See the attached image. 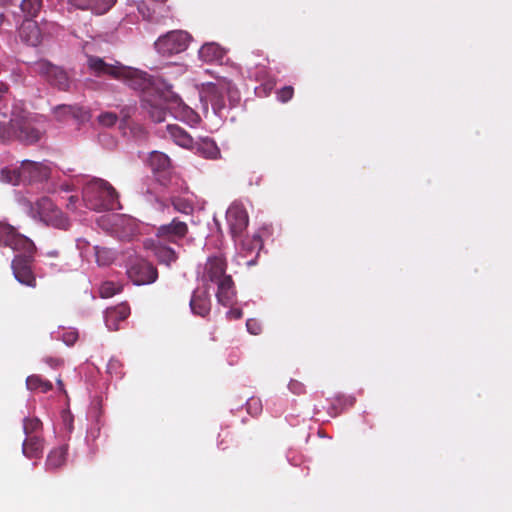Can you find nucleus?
Segmentation results:
<instances>
[{"label":"nucleus","instance_id":"f257e3e1","mask_svg":"<svg viewBox=\"0 0 512 512\" xmlns=\"http://www.w3.org/2000/svg\"><path fill=\"white\" fill-rule=\"evenodd\" d=\"M227 260L223 255H214L207 258L201 276L203 283L217 285L216 298L223 306L233 304L236 296L235 284L232 276L227 274Z\"/></svg>","mask_w":512,"mask_h":512},{"label":"nucleus","instance_id":"f03ea898","mask_svg":"<svg viewBox=\"0 0 512 512\" xmlns=\"http://www.w3.org/2000/svg\"><path fill=\"white\" fill-rule=\"evenodd\" d=\"M82 197L86 207L94 211L121 208L116 190L109 182L100 178H95L84 186Z\"/></svg>","mask_w":512,"mask_h":512},{"label":"nucleus","instance_id":"7ed1b4c3","mask_svg":"<svg viewBox=\"0 0 512 512\" xmlns=\"http://www.w3.org/2000/svg\"><path fill=\"white\" fill-rule=\"evenodd\" d=\"M201 99L209 102L215 114L221 115L226 108V98L231 107H234L240 100V94L231 80L221 77L215 82H208L202 85L200 92Z\"/></svg>","mask_w":512,"mask_h":512},{"label":"nucleus","instance_id":"20e7f679","mask_svg":"<svg viewBox=\"0 0 512 512\" xmlns=\"http://www.w3.org/2000/svg\"><path fill=\"white\" fill-rule=\"evenodd\" d=\"M0 246L9 247L16 254L34 255L36 247L32 240L19 233L12 225L0 222Z\"/></svg>","mask_w":512,"mask_h":512},{"label":"nucleus","instance_id":"39448f33","mask_svg":"<svg viewBox=\"0 0 512 512\" xmlns=\"http://www.w3.org/2000/svg\"><path fill=\"white\" fill-rule=\"evenodd\" d=\"M29 72L40 75L50 85L62 91H67L70 87V80L67 73L60 67L51 62L41 59L29 64Z\"/></svg>","mask_w":512,"mask_h":512},{"label":"nucleus","instance_id":"423d86ee","mask_svg":"<svg viewBox=\"0 0 512 512\" xmlns=\"http://www.w3.org/2000/svg\"><path fill=\"white\" fill-rule=\"evenodd\" d=\"M191 36L186 31L174 30L160 36L154 43L155 49L162 56H172L185 51Z\"/></svg>","mask_w":512,"mask_h":512},{"label":"nucleus","instance_id":"0eeeda50","mask_svg":"<svg viewBox=\"0 0 512 512\" xmlns=\"http://www.w3.org/2000/svg\"><path fill=\"white\" fill-rule=\"evenodd\" d=\"M40 219L48 226L60 230H68L71 226L69 218L48 197H42L36 202Z\"/></svg>","mask_w":512,"mask_h":512},{"label":"nucleus","instance_id":"6e6552de","mask_svg":"<svg viewBox=\"0 0 512 512\" xmlns=\"http://www.w3.org/2000/svg\"><path fill=\"white\" fill-rule=\"evenodd\" d=\"M13 127V139H17L25 144L37 143L43 131L37 126L34 119L26 116H15L11 119Z\"/></svg>","mask_w":512,"mask_h":512},{"label":"nucleus","instance_id":"1a4fd4ad","mask_svg":"<svg viewBox=\"0 0 512 512\" xmlns=\"http://www.w3.org/2000/svg\"><path fill=\"white\" fill-rule=\"evenodd\" d=\"M127 275L135 285H148L157 280L158 270L146 259L136 257L130 261Z\"/></svg>","mask_w":512,"mask_h":512},{"label":"nucleus","instance_id":"9d476101","mask_svg":"<svg viewBox=\"0 0 512 512\" xmlns=\"http://www.w3.org/2000/svg\"><path fill=\"white\" fill-rule=\"evenodd\" d=\"M87 67L89 72L96 77H110L118 80L124 73H129L128 67L120 62L108 63L103 58L94 55H87Z\"/></svg>","mask_w":512,"mask_h":512},{"label":"nucleus","instance_id":"9b49d317","mask_svg":"<svg viewBox=\"0 0 512 512\" xmlns=\"http://www.w3.org/2000/svg\"><path fill=\"white\" fill-rule=\"evenodd\" d=\"M141 107L147 112L152 121H165L168 113L166 99L158 90L148 91L141 96Z\"/></svg>","mask_w":512,"mask_h":512},{"label":"nucleus","instance_id":"f8f14e48","mask_svg":"<svg viewBox=\"0 0 512 512\" xmlns=\"http://www.w3.org/2000/svg\"><path fill=\"white\" fill-rule=\"evenodd\" d=\"M226 220L230 234L237 242L248 227L249 218L246 209L240 204H232L226 212Z\"/></svg>","mask_w":512,"mask_h":512},{"label":"nucleus","instance_id":"ddd939ff","mask_svg":"<svg viewBox=\"0 0 512 512\" xmlns=\"http://www.w3.org/2000/svg\"><path fill=\"white\" fill-rule=\"evenodd\" d=\"M34 255L26 256L24 254H16L11 263L14 277L18 282L28 287H36V277L31 270L30 263Z\"/></svg>","mask_w":512,"mask_h":512},{"label":"nucleus","instance_id":"4468645a","mask_svg":"<svg viewBox=\"0 0 512 512\" xmlns=\"http://www.w3.org/2000/svg\"><path fill=\"white\" fill-rule=\"evenodd\" d=\"M188 233V226L185 222L174 218L169 224L157 228L156 236L166 242L177 243Z\"/></svg>","mask_w":512,"mask_h":512},{"label":"nucleus","instance_id":"2eb2a0df","mask_svg":"<svg viewBox=\"0 0 512 512\" xmlns=\"http://www.w3.org/2000/svg\"><path fill=\"white\" fill-rule=\"evenodd\" d=\"M128 72L121 75L119 80H123L127 83L129 87L134 90H139L142 92V95L147 93L148 91H156L154 88L151 77L142 71L132 69L128 67Z\"/></svg>","mask_w":512,"mask_h":512},{"label":"nucleus","instance_id":"dca6fc26","mask_svg":"<svg viewBox=\"0 0 512 512\" xmlns=\"http://www.w3.org/2000/svg\"><path fill=\"white\" fill-rule=\"evenodd\" d=\"M23 180L29 182H41L50 177L51 169L42 162L24 160L21 163Z\"/></svg>","mask_w":512,"mask_h":512},{"label":"nucleus","instance_id":"f3484780","mask_svg":"<svg viewBox=\"0 0 512 512\" xmlns=\"http://www.w3.org/2000/svg\"><path fill=\"white\" fill-rule=\"evenodd\" d=\"M117 0H68V3L78 10L91 11L95 15L107 13Z\"/></svg>","mask_w":512,"mask_h":512},{"label":"nucleus","instance_id":"a211bd4d","mask_svg":"<svg viewBox=\"0 0 512 512\" xmlns=\"http://www.w3.org/2000/svg\"><path fill=\"white\" fill-rule=\"evenodd\" d=\"M190 308L193 314L205 317L210 313L211 300L208 288H198L194 290L191 300Z\"/></svg>","mask_w":512,"mask_h":512},{"label":"nucleus","instance_id":"6ab92c4d","mask_svg":"<svg viewBox=\"0 0 512 512\" xmlns=\"http://www.w3.org/2000/svg\"><path fill=\"white\" fill-rule=\"evenodd\" d=\"M53 115L58 121H67L70 118L78 121H85L88 119L87 111L80 105H67L61 104L53 108Z\"/></svg>","mask_w":512,"mask_h":512},{"label":"nucleus","instance_id":"aec40b11","mask_svg":"<svg viewBox=\"0 0 512 512\" xmlns=\"http://www.w3.org/2000/svg\"><path fill=\"white\" fill-rule=\"evenodd\" d=\"M130 315V307L127 303H121L108 308L105 313V323L109 330H118L119 323Z\"/></svg>","mask_w":512,"mask_h":512},{"label":"nucleus","instance_id":"412c9836","mask_svg":"<svg viewBox=\"0 0 512 512\" xmlns=\"http://www.w3.org/2000/svg\"><path fill=\"white\" fill-rule=\"evenodd\" d=\"M240 245L241 253H243L244 257H247L255 253V257L247 261L248 266L255 265L259 252L263 247L261 237L258 234H254L253 236H246L241 239Z\"/></svg>","mask_w":512,"mask_h":512},{"label":"nucleus","instance_id":"4be33fe9","mask_svg":"<svg viewBox=\"0 0 512 512\" xmlns=\"http://www.w3.org/2000/svg\"><path fill=\"white\" fill-rule=\"evenodd\" d=\"M19 36L23 42L30 46H37L41 42L40 29L35 22L26 19L20 29Z\"/></svg>","mask_w":512,"mask_h":512},{"label":"nucleus","instance_id":"5701e85b","mask_svg":"<svg viewBox=\"0 0 512 512\" xmlns=\"http://www.w3.org/2000/svg\"><path fill=\"white\" fill-rule=\"evenodd\" d=\"M44 438L42 435H31L26 437L22 444V452L27 458H39L44 449Z\"/></svg>","mask_w":512,"mask_h":512},{"label":"nucleus","instance_id":"b1692460","mask_svg":"<svg viewBox=\"0 0 512 512\" xmlns=\"http://www.w3.org/2000/svg\"><path fill=\"white\" fill-rule=\"evenodd\" d=\"M67 452V444H63L59 447L52 449L46 458V469L48 471H54L61 468L66 462Z\"/></svg>","mask_w":512,"mask_h":512},{"label":"nucleus","instance_id":"393cba45","mask_svg":"<svg viewBox=\"0 0 512 512\" xmlns=\"http://www.w3.org/2000/svg\"><path fill=\"white\" fill-rule=\"evenodd\" d=\"M167 132L170 138L183 148H191L193 146V138L186 130L176 124L167 125Z\"/></svg>","mask_w":512,"mask_h":512},{"label":"nucleus","instance_id":"a878e982","mask_svg":"<svg viewBox=\"0 0 512 512\" xmlns=\"http://www.w3.org/2000/svg\"><path fill=\"white\" fill-rule=\"evenodd\" d=\"M225 50L217 43H206L199 50V57L205 62L221 61Z\"/></svg>","mask_w":512,"mask_h":512},{"label":"nucleus","instance_id":"bb28decb","mask_svg":"<svg viewBox=\"0 0 512 512\" xmlns=\"http://www.w3.org/2000/svg\"><path fill=\"white\" fill-rule=\"evenodd\" d=\"M170 158L159 151H153L149 155V165L154 171H165L170 167Z\"/></svg>","mask_w":512,"mask_h":512},{"label":"nucleus","instance_id":"cd10ccee","mask_svg":"<svg viewBox=\"0 0 512 512\" xmlns=\"http://www.w3.org/2000/svg\"><path fill=\"white\" fill-rule=\"evenodd\" d=\"M26 386L31 391L39 390L42 393H46L52 390V383L46 379H43L39 375H30L26 379Z\"/></svg>","mask_w":512,"mask_h":512},{"label":"nucleus","instance_id":"c85d7f7f","mask_svg":"<svg viewBox=\"0 0 512 512\" xmlns=\"http://www.w3.org/2000/svg\"><path fill=\"white\" fill-rule=\"evenodd\" d=\"M1 181L5 183H9L12 185H18L21 182H25L23 180L22 167L19 168H3L0 174Z\"/></svg>","mask_w":512,"mask_h":512},{"label":"nucleus","instance_id":"c756f323","mask_svg":"<svg viewBox=\"0 0 512 512\" xmlns=\"http://www.w3.org/2000/svg\"><path fill=\"white\" fill-rule=\"evenodd\" d=\"M23 431L26 437L31 435H42L43 424L37 417H26L23 420Z\"/></svg>","mask_w":512,"mask_h":512},{"label":"nucleus","instance_id":"7c9ffc66","mask_svg":"<svg viewBox=\"0 0 512 512\" xmlns=\"http://www.w3.org/2000/svg\"><path fill=\"white\" fill-rule=\"evenodd\" d=\"M197 151L205 158H208V159H216L219 154H220V151L217 147V145L215 144L214 141L212 140H203L197 147Z\"/></svg>","mask_w":512,"mask_h":512},{"label":"nucleus","instance_id":"2f4dec72","mask_svg":"<svg viewBox=\"0 0 512 512\" xmlns=\"http://www.w3.org/2000/svg\"><path fill=\"white\" fill-rule=\"evenodd\" d=\"M20 7L26 15V19H31L39 13L42 7V0H22Z\"/></svg>","mask_w":512,"mask_h":512},{"label":"nucleus","instance_id":"473e14b6","mask_svg":"<svg viewBox=\"0 0 512 512\" xmlns=\"http://www.w3.org/2000/svg\"><path fill=\"white\" fill-rule=\"evenodd\" d=\"M155 255L159 262L166 265H170L177 260L176 252L170 247L163 246L156 248Z\"/></svg>","mask_w":512,"mask_h":512},{"label":"nucleus","instance_id":"72a5a7b5","mask_svg":"<svg viewBox=\"0 0 512 512\" xmlns=\"http://www.w3.org/2000/svg\"><path fill=\"white\" fill-rule=\"evenodd\" d=\"M121 290L122 287L120 285H117L112 281H106L100 286L99 293L102 298H110L119 293Z\"/></svg>","mask_w":512,"mask_h":512},{"label":"nucleus","instance_id":"f704fd0d","mask_svg":"<svg viewBox=\"0 0 512 512\" xmlns=\"http://www.w3.org/2000/svg\"><path fill=\"white\" fill-rule=\"evenodd\" d=\"M171 204L177 212L183 214H190L193 211V206L190 201L181 197H172Z\"/></svg>","mask_w":512,"mask_h":512},{"label":"nucleus","instance_id":"c9c22d12","mask_svg":"<svg viewBox=\"0 0 512 512\" xmlns=\"http://www.w3.org/2000/svg\"><path fill=\"white\" fill-rule=\"evenodd\" d=\"M347 399L342 395H336L332 398L330 408L327 410L331 417H336L342 411Z\"/></svg>","mask_w":512,"mask_h":512},{"label":"nucleus","instance_id":"e433bc0d","mask_svg":"<svg viewBox=\"0 0 512 512\" xmlns=\"http://www.w3.org/2000/svg\"><path fill=\"white\" fill-rule=\"evenodd\" d=\"M263 409L262 401L258 397H250L246 402V410L251 416H258Z\"/></svg>","mask_w":512,"mask_h":512},{"label":"nucleus","instance_id":"4c0bfd02","mask_svg":"<svg viewBox=\"0 0 512 512\" xmlns=\"http://www.w3.org/2000/svg\"><path fill=\"white\" fill-rule=\"evenodd\" d=\"M97 119L101 125L105 127H111L116 124L118 116L113 112H103L98 116Z\"/></svg>","mask_w":512,"mask_h":512},{"label":"nucleus","instance_id":"58836bf2","mask_svg":"<svg viewBox=\"0 0 512 512\" xmlns=\"http://www.w3.org/2000/svg\"><path fill=\"white\" fill-rule=\"evenodd\" d=\"M293 95L294 88L292 86H284L277 91V99L282 103H286L291 100Z\"/></svg>","mask_w":512,"mask_h":512},{"label":"nucleus","instance_id":"ea45409f","mask_svg":"<svg viewBox=\"0 0 512 512\" xmlns=\"http://www.w3.org/2000/svg\"><path fill=\"white\" fill-rule=\"evenodd\" d=\"M13 139V127L11 126V121L9 124L0 122V140L9 141Z\"/></svg>","mask_w":512,"mask_h":512},{"label":"nucleus","instance_id":"a19ab883","mask_svg":"<svg viewBox=\"0 0 512 512\" xmlns=\"http://www.w3.org/2000/svg\"><path fill=\"white\" fill-rule=\"evenodd\" d=\"M138 11L144 19L151 20L154 15V9L149 5V2L142 1L138 4Z\"/></svg>","mask_w":512,"mask_h":512},{"label":"nucleus","instance_id":"79ce46f5","mask_svg":"<svg viewBox=\"0 0 512 512\" xmlns=\"http://www.w3.org/2000/svg\"><path fill=\"white\" fill-rule=\"evenodd\" d=\"M247 330L252 335H259L262 331L261 323L257 319H248L246 322Z\"/></svg>","mask_w":512,"mask_h":512},{"label":"nucleus","instance_id":"37998d69","mask_svg":"<svg viewBox=\"0 0 512 512\" xmlns=\"http://www.w3.org/2000/svg\"><path fill=\"white\" fill-rule=\"evenodd\" d=\"M289 390L295 395H301L305 393V386L298 380H291L288 385Z\"/></svg>","mask_w":512,"mask_h":512},{"label":"nucleus","instance_id":"c03bdc74","mask_svg":"<svg viewBox=\"0 0 512 512\" xmlns=\"http://www.w3.org/2000/svg\"><path fill=\"white\" fill-rule=\"evenodd\" d=\"M78 339V333L76 331H68L63 334V341L68 346L74 345Z\"/></svg>","mask_w":512,"mask_h":512},{"label":"nucleus","instance_id":"a18cd8bd","mask_svg":"<svg viewBox=\"0 0 512 512\" xmlns=\"http://www.w3.org/2000/svg\"><path fill=\"white\" fill-rule=\"evenodd\" d=\"M243 313L240 309H231L229 312H228V316L231 318V319H240L242 317Z\"/></svg>","mask_w":512,"mask_h":512},{"label":"nucleus","instance_id":"49530a36","mask_svg":"<svg viewBox=\"0 0 512 512\" xmlns=\"http://www.w3.org/2000/svg\"><path fill=\"white\" fill-rule=\"evenodd\" d=\"M77 201H78L77 196H70L68 199L67 208L71 209V210L75 209Z\"/></svg>","mask_w":512,"mask_h":512},{"label":"nucleus","instance_id":"de8ad7c7","mask_svg":"<svg viewBox=\"0 0 512 512\" xmlns=\"http://www.w3.org/2000/svg\"><path fill=\"white\" fill-rule=\"evenodd\" d=\"M102 253H107V251H106L105 249H102V250L97 249V250H96V257H97V261H98V263H99V264H101V265H106V264L108 263L107 261H101V254H102Z\"/></svg>","mask_w":512,"mask_h":512},{"label":"nucleus","instance_id":"09e8293b","mask_svg":"<svg viewBox=\"0 0 512 512\" xmlns=\"http://www.w3.org/2000/svg\"><path fill=\"white\" fill-rule=\"evenodd\" d=\"M46 362L49 363L53 367H56V366H59L60 364H62L61 360H59V359H52V358L47 359Z\"/></svg>","mask_w":512,"mask_h":512},{"label":"nucleus","instance_id":"8fccbe9b","mask_svg":"<svg viewBox=\"0 0 512 512\" xmlns=\"http://www.w3.org/2000/svg\"><path fill=\"white\" fill-rule=\"evenodd\" d=\"M57 385H58L60 390L64 391V384H63V381L60 378L57 379Z\"/></svg>","mask_w":512,"mask_h":512}]
</instances>
